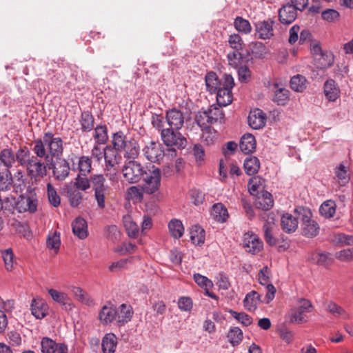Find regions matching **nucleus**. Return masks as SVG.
Wrapping results in <instances>:
<instances>
[{
	"mask_svg": "<svg viewBox=\"0 0 353 353\" xmlns=\"http://www.w3.org/2000/svg\"><path fill=\"white\" fill-rule=\"evenodd\" d=\"M63 140L54 137L52 132L44 133L42 139H35L33 142L32 151L39 157H43L46 161L61 157L63 152Z\"/></svg>",
	"mask_w": 353,
	"mask_h": 353,
	"instance_id": "f257e3e1",
	"label": "nucleus"
},
{
	"mask_svg": "<svg viewBox=\"0 0 353 353\" xmlns=\"http://www.w3.org/2000/svg\"><path fill=\"white\" fill-rule=\"evenodd\" d=\"M301 221L302 234L308 238L316 236L320 230L319 223L312 219V213L310 209L304 207H298L294 210Z\"/></svg>",
	"mask_w": 353,
	"mask_h": 353,
	"instance_id": "f03ea898",
	"label": "nucleus"
},
{
	"mask_svg": "<svg viewBox=\"0 0 353 353\" xmlns=\"http://www.w3.org/2000/svg\"><path fill=\"white\" fill-rule=\"evenodd\" d=\"M143 190L146 194H156L161 186V170L152 165L148 169L143 176Z\"/></svg>",
	"mask_w": 353,
	"mask_h": 353,
	"instance_id": "7ed1b4c3",
	"label": "nucleus"
},
{
	"mask_svg": "<svg viewBox=\"0 0 353 353\" xmlns=\"http://www.w3.org/2000/svg\"><path fill=\"white\" fill-rule=\"evenodd\" d=\"M105 178L103 174L91 176V184L94 192V199L100 209L105 208V199L109 192V187L105 184Z\"/></svg>",
	"mask_w": 353,
	"mask_h": 353,
	"instance_id": "20e7f679",
	"label": "nucleus"
},
{
	"mask_svg": "<svg viewBox=\"0 0 353 353\" xmlns=\"http://www.w3.org/2000/svg\"><path fill=\"white\" fill-rule=\"evenodd\" d=\"M43 157H35L30 161L28 166L26 168L27 175L30 178L32 184L41 181V179L47 175L49 165L47 161H43Z\"/></svg>",
	"mask_w": 353,
	"mask_h": 353,
	"instance_id": "39448f33",
	"label": "nucleus"
},
{
	"mask_svg": "<svg viewBox=\"0 0 353 353\" xmlns=\"http://www.w3.org/2000/svg\"><path fill=\"white\" fill-rule=\"evenodd\" d=\"M299 305L292 309L288 313L290 323L301 324L307 321V313H310L314 310L312 302L306 299L301 298L298 300Z\"/></svg>",
	"mask_w": 353,
	"mask_h": 353,
	"instance_id": "423d86ee",
	"label": "nucleus"
},
{
	"mask_svg": "<svg viewBox=\"0 0 353 353\" xmlns=\"http://www.w3.org/2000/svg\"><path fill=\"white\" fill-rule=\"evenodd\" d=\"M147 170L137 161H128L125 162L122 168L124 179L130 183L139 182Z\"/></svg>",
	"mask_w": 353,
	"mask_h": 353,
	"instance_id": "0eeeda50",
	"label": "nucleus"
},
{
	"mask_svg": "<svg viewBox=\"0 0 353 353\" xmlns=\"http://www.w3.org/2000/svg\"><path fill=\"white\" fill-rule=\"evenodd\" d=\"M223 79V86L216 92V103L219 107L227 106L232 103V95L231 90L234 85V79L232 75L224 74Z\"/></svg>",
	"mask_w": 353,
	"mask_h": 353,
	"instance_id": "6e6552de",
	"label": "nucleus"
},
{
	"mask_svg": "<svg viewBox=\"0 0 353 353\" xmlns=\"http://www.w3.org/2000/svg\"><path fill=\"white\" fill-rule=\"evenodd\" d=\"M49 170H52V175L55 179L63 181L70 172V163L64 158L59 157L47 161Z\"/></svg>",
	"mask_w": 353,
	"mask_h": 353,
	"instance_id": "1a4fd4ad",
	"label": "nucleus"
},
{
	"mask_svg": "<svg viewBox=\"0 0 353 353\" xmlns=\"http://www.w3.org/2000/svg\"><path fill=\"white\" fill-rule=\"evenodd\" d=\"M175 129L167 128L161 130V137L167 146H174L178 149H183L187 145L186 138Z\"/></svg>",
	"mask_w": 353,
	"mask_h": 353,
	"instance_id": "9d476101",
	"label": "nucleus"
},
{
	"mask_svg": "<svg viewBox=\"0 0 353 353\" xmlns=\"http://www.w3.org/2000/svg\"><path fill=\"white\" fill-rule=\"evenodd\" d=\"M105 162V175L111 181L117 180V169L116 165L118 164L117 151H115L111 146L105 147V154L104 156Z\"/></svg>",
	"mask_w": 353,
	"mask_h": 353,
	"instance_id": "9b49d317",
	"label": "nucleus"
},
{
	"mask_svg": "<svg viewBox=\"0 0 353 353\" xmlns=\"http://www.w3.org/2000/svg\"><path fill=\"white\" fill-rule=\"evenodd\" d=\"M145 159L152 163L160 162L165 156L163 146L159 142L150 141L142 150Z\"/></svg>",
	"mask_w": 353,
	"mask_h": 353,
	"instance_id": "f8f14e48",
	"label": "nucleus"
},
{
	"mask_svg": "<svg viewBox=\"0 0 353 353\" xmlns=\"http://www.w3.org/2000/svg\"><path fill=\"white\" fill-rule=\"evenodd\" d=\"M270 275V270L268 266H264L259 272V281L260 284L265 286L266 290V294L264 298L266 303H269L274 299L276 293L275 287L272 284L269 283Z\"/></svg>",
	"mask_w": 353,
	"mask_h": 353,
	"instance_id": "ddd939ff",
	"label": "nucleus"
},
{
	"mask_svg": "<svg viewBox=\"0 0 353 353\" xmlns=\"http://www.w3.org/2000/svg\"><path fill=\"white\" fill-rule=\"evenodd\" d=\"M274 21L270 19L256 22L254 26L257 37L263 40L272 38L274 36Z\"/></svg>",
	"mask_w": 353,
	"mask_h": 353,
	"instance_id": "4468645a",
	"label": "nucleus"
},
{
	"mask_svg": "<svg viewBox=\"0 0 353 353\" xmlns=\"http://www.w3.org/2000/svg\"><path fill=\"white\" fill-rule=\"evenodd\" d=\"M243 245L246 251L252 254L258 253L263 248V242L252 232H247L243 236Z\"/></svg>",
	"mask_w": 353,
	"mask_h": 353,
	"instance_id": "2eb2a0df",
	"label": "nucleus"
},
{
	"mask_svg": "<svg viewBox=\"0 0 353 353\" xmlns=\"http://www.w3.org/2000/svg\"><path fill=\"white\" fill-rule=\"evenodd\" d=\"M165 119L171 128L179 130L184 123V116L182 112L176 108L170 109L166 112Z\"/></svg>",
	"mask_w": 353,
	"mask_h": 353,
	"instance_id": "dca6fc26",
	"label": "nucleus"
},
{
	"mask_svg": "<svg viewBox=\"0 0 353 353\" xmlns=\"http://www.w3.org/2000/svg\"><path fill=\"white\" fill-rule=\"evenodd\" d=\"M249 125L254 129L259 130L262 128L266 122V115L263 110L256 108L250 111L248 117Z\"/></svg>",
	"mask_w": 353,
	"mask_h": 353,
	"instance_id": "f3484780",
	"label": "nucleus"
},
{
	"mask_svg": "<svg viewBox=\"0 0 353 353\" xmlns=\"http://www.w3.org/2000/svg\"><path fill=\"white\" fill-rule=\"evenodd\" d=\"M297 10L290 3L283 6L279 10V21L283 24L292 23L297 17Z\"/></svg>",
	"mask_w": 353,
	"mask_h": 353,
	"instance_id": "a211bd4d",
	"label": "nucleus"
},
{
	"mask_svg": "<svg viewBox=\"0 0 353 353\" xmlns=\"http://www.w3.org/2000/svg\"><path fill=\"white\" fill-rule=\"evenodd\" d=\"M326 99L330 101H336L340 97V89L333 79L327 80L323 86Z\"/></svg>",
	"mask_w": 353,
	"mask_h": 353,
	"instance_id": "6ab92c4d",
	"label": "nucleus"
},
{
	"mask_svg": "<svg viewBox=\"0 0 353 353\" xmlns=\"http://www.w3.org/2000/svg\"><path fill=\"white\" fill-rule=\"evenodd\" d=\"M256 139L252 134L247 133L242 136L239 147L244 154L253 152L256 149Z\"/></svg>",
	"mask_w": 353,
	"mask_h": 353,
	"instance_id": "aec40b11",
	"label": "nucleus"
},
{
	"mask_svg": "<svg viewBox=\"0 0 353 353\" xmlns=\"http://www.w3.org/2000/svg\"><path fill=\"white\" fill-rule=\"evenodd\" d=\"M223 78L219 80L216 74L213 72H208L205 76V85L207 90L210 93H216L223 86Z\"/></svg>",
	"mask_w": 353,
	"mask_h": 353,
	"instance_id": "412c9836",
	"label": "nucleus"
},
{
	"mask_svg": "<svg viewBox=\"0 0 353 353\" xmlns=\"http://www.w3.org/2000/svg\"><path fill=\"white\" fill-rule=\"evenodd\" d=\"M274 200L270 193L266 191H263L255 201V205L257 208L263 210H269L273 207Z\"/></svg>",
	"mask_w": 353,
	"mask_h": 353,
	"instance_id": "4be33fe9",
	"label": "nucleus"
},
{
	"mask_svg": "<svg viewBox=\"0 0 353 353\" xmlns=\"http://www.w3.org/2000/svg\"><path fill=\"white\" fill-rule=\"evenodd\" d=\"M48 306L42 299H34L31 304V311L37 319H41L47 315Z\"/></svg>",
	"mask_w": 353,
	"mask_h": 353,
	"instance_id": "5701e85b",
	"label": "nucleus"
},
{
	"mask_svg": "<svg viewBox=\"0 0 353 353\" xmlns=\"http://www.w3.org/2000/svg\"><path fill=\"white\" fill-rule=\"evenodd\" d=\"M74 234L81 239L88 236V226L85 220L81 217H77L72 223Z\"/></svg>",
	"mask_w": 353,
	"mask_h": 353,
	"instance_id": "b1692460",
	"label": "nucleus"
},
{
	"mask_svg": "<svg viewBox=\"0 0 353 353\" xmlns=\"http://www.w3.org/2000/svg\"><path fill=\"white\" fill-rule=\"evenodd\" d=\"M34 157L35 155H32L26 146H23L21 147L15 153V161L26 168Z\"/></svg>",
	"mask_w": 353,
	"mask_h": 353,
	"instance_id": "393cba45",
	"label": "nucleus"
},
{
	"mask_svg": "<svg viewBox=\"0 0 353 353\" xmlns=\"http://www.w3.org/2000/svg\"><path fill=\"white\" fill-rule=\"evenodd\" d=\"M298 216L294 217L291 214H283L281 217L283 230L288 233L294 232L298 228Z\"/></svg>",
	"mask_w": 353,
	"mask_h": 353,
	"instance_id": "a878e982",
	"label": "nucleus"
},
{
	"mask_svg": "<svg viewBox=\"0 0 353 353\" xmlns=\"http://www.w3.org/2000/svg\"><path fill=\"white\" fill-rule=\"evenodd\" d=\"M132 312L130 305L121 304L117 308L116 321L119 325H124L132 319Z\"/></svg>",
	"mask_w": 353,
	"mask_h": 353,
	"instance_id": "bb28decb",
	"label": "nucleus"
},
{
	"mask_svg": "<svg viewBox=\"0 0 353 353\" xmlns=\"http://www.w3.org/2000/svg\"><path fill=\"white\" fill-rule=\"evenodd\" d=\"M211 215L215 221L219 223L225 222L229 217L227 208L221 203L213 205Z\"/></svg>",
	"mask_w": 353,
	"mask_h": 353,
	"instance_id": "cd10ccee",
	"label": "nucleus"
},
{
	"mask_svg": "<svg viewBox=\"0 0 353 353\" xmlns=\"http://www.w3.org/2000/svg\"><path fill=\"white\" fill-rule=\"evenodd\" d=\"M334 55L331 52L325 51L314 58L315 65L318 68L325 69L332 66L334 63Z\"/></svg>",
	"mask_w": 353,
	"mask_h": 353,
	"instance_id": "c85d7f7f",
	"label": "nucleus"
},
{
	"mask_svg": "<svg viewBox=\"0 0 353 353\" xmlns=\"http://www.w3.org/2000/svg\"><path fill=\"white\" fill-rule=\"evenodd\" d=\"M274 87L276 88L274 91L272 101L279 105H285L290 100V91L283 88H278V83H274Z\"/></svg>",
	"mask_w": 353,
	"mask_h": 353,
	"instance_id": "c756f323",
	"label": "nucleus"
},
{
	"mask_svg": "<svg viewBox=\"0 0 353 353\" xmlns=\"http://www.w3.org/2000/svg\"><path fill=\"white\" fill-rule=\"evenodd\" d=\"M205 111L211 125L217 122L221 123L224 119V113L218 105H212Z\"/></svg>",
	"mask_w": 353,
	"mask_h": 353,
	"instance_id": "7c9ffc66",
	"label": "nucleus"
},
{
	"mask_svg": "<svg viewBox=\"0 0 353 353\" xmlns=\"http://www.w3.org/2000/svg\"><path fill=\"white\" fill-rule=\"evenodd\" d=\"M123 150L125 151V158L130 159L129 161H135L139 155L140 147L134 139H130Z\"/></svg>",
	"mask_w": 353,
	"mask_h": 353,
	"instance_id": "2f4dec72",
	"label": "nucleus"
},
{
	"mask_svg": "<svg viewBox=\"0 0 353 353\" xmlns=\"http://www.w3.org/2000/svg\"><path fill=\"white\" fill-rule=\"evenodd\" d=\"M310 260L319 265L327 267L332 264L333 259L327 252H316L311 254Z\"/></svg>",
	"mask_w": 353,
	"mask_h": 353,
	"instance_id": "473e14b6",
	"label": "nucleus"
},
{
	"mask_svg": "<svg viewBox=\"0 0 353 353\" xmlns=\"http://www.w3.org/2000/svg\"><path fill=\"white\" fill-rule=\"evenodd\" d=\"M117 308L114 306L104 305L100 313L99 319L103 323L108 324L116 321Z\"/></svg>",
	"mask_w": 353,
	"mask_h": 353,
	"instance_id": "72a5a7b5",
	"label": "nucleus"
},
{
	"mask_svg": "<svg viewBox=\"0 0 353 353\" xmlns=\"http://www.w3.org/2000/svg\"><path fill=\"white\" fill-rule=\"evenodd\" d=\"M117 337L112 334H107L102 340V350L103 353H114L117 347Z\"/></svg>",
	"mask_w": 353,
	"mask_h": 353,
	"instance_id": "f704fd0d",
	"label": "nucleus"
},
{
	"mask_svg": "<svg viewBox=\"0 0 353 353\" xmlns=\"http://www.w3.org/2000/svg\"><path fill=\"white\" fill-rule=\"evenodd\" d=\"M336 204L332 200L324 201L320 206L321 215L326 219H331L336 213Z\"/></svg>",
	"mask_w": 353,
	"mask_h": 353,
	"instance_id": "c9c22d12",
	"label": "nucleus"
},
{
	"mask_svg": "<svg viewBox=\"0 0 353 353\" xmlns=\"http://www.w3.org/2000/svg\"><path fill=\"white\" fill-rule=\"evenodd\" d=\"M261 296L256 291L249 292L243 300V305L248 311H254L259 301H261Z\"/></svg>",
	"mask_w": 353,
	"mask_h": 353,
	"instance_id": "e433bc0d",
	"label": "nucleus"
},
{
	"mask_svg": "<svg viewBox=\"0 0 353 353\" xmlns=\"http://www.w3.org/2000/svg\"><path fill=\"white\" fill-rule=\"evenodd\" d=\"M243 166L248 175H254L260 168V162L257 157H250L245 159Z\"/></svg>",
	"mask_w": 353,
	"mask_h": 353,
	"instance_id": "4c0bfd02",
	"label": "nucleus"
},
{
	"mask_svg": "<svg viewBox=\"0 0 353 353\" xmlns=\"http://www.w3.org/2000/svg\"><path fill=\"white\" fill-rule=\"evenodd\" d=\"M123 223L128 235L131 238H136L139 231V226L133 221L131 216L129 214L124 215Z\"/></svg>",
	"mask_w": 353,
	"mask_h": 353,
	"instance_id": "58836bf2",
	"label": "nucleus"
},
{
	"mask_svg": "<svg viewBox=\"0 0 353 353\" xmlns=\"http://www.w3.org/2000/svg\"><path fill=\"white\" fill-rule=\"evenodd\" d=\"M265 46L260 41H253L248 45V54H253L256 58H263L266 54Z\"/></svg>",
	"mask_w": 353,
	"mask_h": 353,
	"instance_id": "ea45409f",
	"label": "nucleus"
},
{
	"mask_svg": "<svg viewBox=\"0 0 353 353\" xmlns=\"http://www.w3.org/2000/svg\"><path fill=\"white\" fill-rule=\"evenodd\" d=\"M128 141L129 140L126 139V137L125 136L124 133L121 131H119L114 133L112 136V143L113 147H112V148L115 151L121 152L123 150V148H125L127 143H128Z\"/></svg>",
	"mask_w": 353,
	"mask_h": 353,
	"instance_id": "a19ab883",
	"label": "nucleus"
},
{
	"mask_svg": "<svg viewBox=\"0 0 353 353\" xmlns=\"http://www.w3.org/2000/svg\"><path fill=\"white\" fill-rule=\"evenodd\" d=\"M79 121L83 132H90L94 128V119L89 111H83L81 113Z\"/></svg>",
	"mask_w": 353,
	"mask_h": 353,
	"instance_id": "79ce46f5",
	"label": "nucleus"
},
{
	"mask_svg": "<svg viewBox=\"0 0 353 353\" xmlns=\"http://www.w3.org/2000/svg\"><path fill=\"white\" fill-rule=\"evenodd\" d=\"M205 230L199 225H194L190 230V239L192 243L201 245L205 241Z\"/></svg>",
	"mask_w": 353,
	"mask_h": 353,
	"instance_id": "37998d69",
	"label": "nucleus"
},
{
	"mask_svg": "<svg viewBox=\"0 0 353 353\" xmlns=\"http://www.w3.org/2000/svg\"><path fill=\"white\" fill-rule=\"evenodd\" d=\"M307 80L305 77L301 74H296L290 79L291 88L297 92H302L306 89Z\"/></svg>",
	"mask_w": 353,
	"mask_h": 353,
	"instance_id": "c03bdc74",
	"label": "nucleus"
},
{
	"mask_svg": "<svg viewBox=\"0 0 353 353\" xmlns=\"http://www.w3.org/2000/svg\"><path fill=\"white\" fill-rule=\"evenodd\" d=\"M17 205L19 212L29 211L33 212L37 210L36 201L29 196L22 197L20 201H19Z\"/></svg>",
	"mask_w": 353,
	"mask_h": 353,
	"instance_id": "a18cd8bd",
	"label": "nucleus"
},
{
	"mask_svg": "<svg viewBox=\"0 0 353 353\" xmlns=\"http://www.w3.org/2000/svg\"><path fill=\"white\" fill-rule=\"evenodd\" d=\"M347 170L348 166L344 162L341 163L334 169V174L341 185H345L349 181Z\"/></svg>",
	"mask_w": 353,
	"mask_h": 353,
	"instance_id": "49530a36",
	"label": "nucleus"
},
{
	"mask_svg": "<svg viewBox=\"0 0 353 353\" xmlns=\"http://www.w3.org/2000/svg\"><path fill=\"white\" fill-rule=\"evenodd\" d=\"M66 193L69 203L72 207L76 208L81 204L83 199V194L79 190L70 188L67 190Z\"/></svg>",
	"mask_w": 353,
	"mask_h": 353,
	"instance_id": "de8ad7c7",
	"label": "nucleus"
},
{
	"mask_svg": "<svg viewBox=\"0 0 353 353\" xmlns=\"http://www.w3.org/2000/svg\"><path fill=\"white\" fill-rule=\"evenodd\" d=\"M95 143L105 144L108 140V128L105 125H99L94 128Z\"/></svg>",
	"mask_w": 353,
	"mask_h": 353,
	"instance_id": "09e8293b",
	"label": "nucleus"
},
{
	"mask_svg": "<svg viewBox=\"0 0 353 353\" xmlns=\"http://www.w3.org/2000/svg\"><path fill=\"white\" fill-rule=\"evenodd\" d=\"M234 26L239 32L245 34L250 33L252 30V26L249 21L241 17H236L234 19Z\"/></svg>",
	"mask_w": 353,
	"mask_h": 353,
	"instance_id": "8fccbe9b",
	"label": "nucleus"
},
{
	"mask_svg": "<svg viewBox=\"0 0 353 353\" xmlns=\"http://www.w3.org/2000/svg\"><path fill=\"white\" fill-rule=\"evenodd\" d=\"M168 228L171 235L174 239H179L182 236L184 228L181 221L177 219L171 220L168 224Z\"/></svg>",
	"mask_w": 353,
	"mask_h": 353,
	"instance_id": "3c124183",
	"label": "nucleus"
},
{
	"mask_svg": "<svg viewBox=\"0 0 353 353\" xmlns=\"http://www.w3.org/2000/svg\"><path fill=\"white\" fill-rule=\"evenodd\" d=\"M0 157L3 165L8 170L15 163V154L10 148H6L1 150Z\"/></svg>",
	"mask_w": 353,
	"mask_h": 353,
	"instance_id": "603ef678",
	"label": "nucleus"
},
{
	"mask_svg": "<svg viewBox=\"0 0 353 353\" xmlns=\"http://www.w3.org/2000/svg\"><path fill=\"white\" fill-rule=\"evenodd\" d=\"M72 292L75 298L81 303L87 305H92L93 304V301L90 299V296L81 288L79 287H73Z\"/></svg>",
	"mask_w": 353,
	"mask_h": 353,
	"instance_id": "864d4df0",
	"label": "nucleus"
},
{
	"mask_svg": "<svg viewBox=\"0 0 353 353\" xmlns=\"http://www.w3.org/2000/svg\"><path fill=\"white\" fill-rule=\"evenodd\" d=\"M227 337L228 338L229 342L233 346H236L241 342L243 339V332L239 327H234L230 328Z\"/></svg>",
	"mask_w": 353,
	"mask_h": 353,
	"instance_id": "5fc2aeb1",
	"label": "nucleus"
},
{
	"mask_svg": "<svg viewBox=\"0 0 353 353\" xmlns=\"http://www.w3.org/2000/svg\"><path fill=\"white\" fill-rule=\"evenodd\" d=\"M48 293L55 302L64 306H66L67 305H70V303H68L69 298L67 294L61 292L54 289H50L48 290Z\"/></svg>",
	"mask_w": 353,
	"mask_h": 353,
	"instance_id": "6e6d98bb",
	"label": "nucleus"
},
{
	"mask_svg": "<svg viewBox=\"0 0 353 353\" xmlns=\"http://www.w3.org/2000/svg\"><path fill=\"white\" fill-rule=\"evenodd\" d=\"M79 170L81 175L86 176L91 171L92 161L87 156H82L79 158L78 163Z\"/></svg>",
	"mask_w": 353,
	"mask_h": 353,
	"instance_id": "4d7b16f0",
	"label": "nucleus"
},
{
	"mask_svg": "<svg viewBox=\"0 0 353 353\" xmlns=\"http://www.w3.org/2000/svg\"><path fill=\"white\" fill-rule=\"evenodd\" d=\"M74 189L81 191H85L92 186L91 176L88 179L86 176L78 174L74 183Z\"/></svg>",
	"mask_w": 353,
	"mask_h": 353,
	"instance_id": "13d9d810",
	"label": "nucleus"
},
{
	"mask_svg": "<svg viewBox=\"0 0 353 353\" xmlns=\"http://www.w3.org/2000/svg\"><path fill=\"white\" fill-rule=\"evenodd\" d=\"M12 176L10 172L6 169L5 172H0V191H8L12 185Z\"/></svg>",
	"mask_w": 353,
	"mask_h": 353,
	"instance_id": "bf43d9fd",
	"label": "nucleus"
},
{
	"mask_svg": "<svg viewBox=\"0 0 353 353\" xmlns=\"http://www.w3.org/2000/svg\"><path fill=\"white\" fill-rule=\"evenodd\" d=\"M42 353H55L59 343L48 337L43 338L41 343Z\"/></svg>",
	"mask_w": 353,
	"mask_h": 353,
	"instance_id": "052dcab7",
	"label": "nucleus"
},
{
	"mask_svg": "<svg viewBox=\"0 0 353 353\" xmlns=\"http://www.w3.org/2000/svg\"><path fill=\"white\" fill-rule=\"evenodd\" d=\"M143 187L131 186L127 190V196L128 199L136 201H141L143 198Z\"/></svg>",
	"mask_w": 353,
	"mask_h": 353,
	"instance_id": "680f3d73",
	"label": "nucleus"
},
{
	"mask_svg": "<svg viewBox=\"0 0 353 353\" xmlns=\"http://www.w3.org/2000/svg\"><path fill=\"white\" fill-rule=\"evenodd\" d=\"M47 193L50 203L54 207H58L61 203V198L50 183L47 184Z\"/></svg>",
	"mask_w": 353,
	"mask_h": 353,
	"instance_id": "e2e57ef3",
	"label": "nucleus"
},
{
	"mask_svg": "<svg viewBox=\"0 0 353 353\" xmlns=\"http://www.w3.org/2000/svg\"><path fill=\"white\" fill-rule=\"evenodd\" d=\"M326 310L336 317L343 316L344 318H347L348 316L347 312L343 308L332 301L327 303Z\"/></svg>",
	"mask_w": 353,
	"mask_h": 353,
	"instance_id": "0e129e2a",
	"label": "nucleus"
},
{
	"mask_svg": "<svg viewBox=\"0 0 353 353\" xmlns=\"http://www.w3.org/2000/svg\"><path fill=\"white\" fill-rule=\"evenodd\" d=\"M203 133L201 136L202 141L207 145H210L214 143L216 139V131L211 127L205 128L202 130Z\"/></svg>",
	"mask_w": 353,
	"mask_h": 353,
	"instance_id": "69168bd1",
	"label": "nucleus"
},
{
	"mask_svg": "<svg viewBox=\"0 0 353 353\" xmlns=\"http://www.w3.org/2000/svg\"><path fill=\"white\" fill-rule=\"evenodd\" d=\"M229 313L244 326H248L252 323V317L245 312H237L230 310Z\"/></svg>",
	"mask_w": 353,
	"mask_h": 353,
	"instance_id": "338daca9",
	"label": "nucleus"
},
{
	"mask_svg": "<svg viewBox=\"0 0 353 353\" xmlns=\"http://www.w3.org/2000/svg\"><path fill=\"white\" fill-rule=\"evenodd\" d=\"M1 256L7 270L11 271L14 264V254L11 248L1 250Z\"/></svg>",
	"mask_w": 353,
	"mask_h": 353,
	"instance_id": "774afa93",
	"label": "nucleus"
}]
</instances>
